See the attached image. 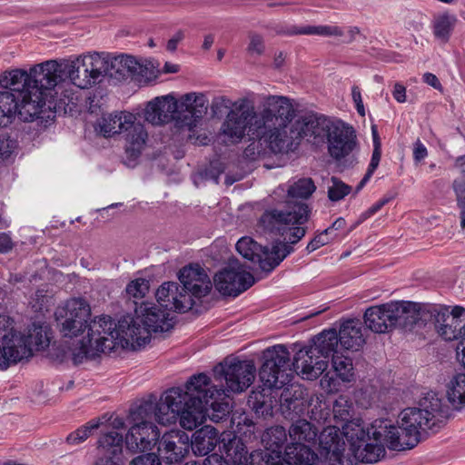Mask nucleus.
<instances>
[{"instance_id":"nucleus-1","label":"nucleus","mask_w":465,"mask_h":465,"mask_svg":"<svg viewBox=\"0 0 465 465\" xmlns=\"http://www.w3.org/2000/svg\"><path fill=\"white\" fill-rule=\"evenodd\" d=\"M254 94L232 100L223 95L216 105L228 110L220 128L224 142L236 144L245 137L263 141L273 153L293 151L302 138L314 145H327L329 156L339 165L354 162L357 148L354 128L337 118L305 115L295 121L292 100L283 95H262L260 110L254 105Z\"/></svg>"},{"instance_id":"nucleus-2","label":"nucleus","mask_w":465,"mask_h":465,"mask_svg":"<svg viewBox=\"0 0 465 465\" xmlns=\"http://www.w3.org/2000/svg\"><path fill=\"white\" fill-rule=\"evenodd\" d=\"M450 415V407L436 393L430 392L420 401V407L407 408L400 413L398 427L380 424L365 430L356 422L345 426L351 455L339 456V447L332 441L337 438L335 428H328L322 433V444L329 450L331 447L334 448L331 465L375 463L385 455L384 444L395 450L411 449L418 443L421 431H436Z\"/></svg>"},{"instance_id":"nucleus-3","label":"nucleus","mask_w":465,"mask_h":465,"mask_svg":"<svg viewBox=\"0 0 465 465\" xmlns=\"http://www.w3.org/2000/svg\"><path fill=\"white\" fill-rule=\"evenodd\" d=\"M185 398L183 388L175 387L166 391L158 402L146 401L132 410V426L125 437L127 449L133 452L152 450L160 437L153 421L163 425L175 423Z\"/></svg>"},{"instance_id":"nucleus-4","label":"nucleus","mask_w":465,"mask_h":465,"mask_svg":"<svg viewBox=\"0 0 465 465\" xmlns=\"http://www.w3.org/2000/svg\"><path fill=\"white\" fill-rule=\"evenodd\" d=\"M149 342V332L143 327L135 311L134 315L124 316L117 322L110 316L103 315L90 325L89 338L83 343L82 351L74 353V363H82L84 359L116 348L135 351Z\"/></svg>"},{"instance_id":"nucleus-5","label":"nucleus","mask_w":465,"mask_h":465,"mask_svg":"<svg viewBox=\"0 0 465 465\" xmlns=\"http://www.w3.org/2000/svg\"><path fill=\"white\" fill-rule=\"evenodd\" d=\"M67 75V67L64 60H47L35 64L25 70L15 68L6 70V74L1 79V84L5 86L24 87L33 101H39V111L54 109V95L58 94L56 87L64 81Z\"/></svg>"},{"instance_id":"nucleus-6","label":"nucleus","mask_w":465,"mask_h":465,"mask_svg":"<svg viewBox=\"0 0 465 465\" xmlns=\"http://www.w3.org/2000/svg\"><path fill=\"white\" fill-rule=\"evenodd\" d=\"M328 428H335L337 438L333 439V445L339 447V456H349L345 454V442L340 440V428L337 425L327 426L319 435L320 453L322 458L312 450L310 444H313L318 437V429L306 420H298L289 428L291 442L285 448V459L275 456L269 459L270 465H331L334 448L324 449L322 444V433Z\"/></svg>"},{"instance_id":"nucleus-7","label":"nucleus","mask_w":465,"mask_h":465,"mask_svg":"<svg viewBox=\"0 0 465 465\" xmlns=\"http://www.w3.org/2000/svg\"><path fill=\"white\" fill-rule=\"evenodd\" d=\"M207 108L208 100L203 94H185L179 100L173 94H166L147 103L144 119L153 125L173 121L177 129L191 132L206 114Z\"/></svg>"},{"instance_id":"nucleus-8","label":"nucleus","mask_w":465,"mask_h":465,"mask_svg":"<svg viewBox=\"0 0 465 465\" xmlns=\"http://www.w3.org/2000/svg\"><path fill=\"white\" fill-rule=\"evenodd\" d=\"M419 303L396 301L371 306L365 311L364 323L375 333H386L396 326L417 323Z\"/></svg>"},{"instance_id":"nucleus-9","label":"nucleus","mask_w":465,"mask_h":465,"mask_svg":"<svg viewBox=\"0 0 465 465\" xmlns=\"http://www.w3.org/2000/svg\"><path fill=\"white\" fill-rule=\"evenodd\" d=\"M417 322L430 321L436 333L446 341L465 339V308L434 303H419Z\"/></svg>"},{"instance_id":"nucleus-10","label":"nucleus","mask_w":465,"mask_h":465,"mask_svg":"<svg viewBox=\"0 0 465 465\" xmlns=\"http://www.w3.org/2000/svg\"><path fill=\"white\" fill-rule=\"evenodd\" d=\"M208 385L209 377L204 373L193 375L186 382L183 389L186 398L178 416L183 429L193 430L204 422L209 399H213L214 395V391Z\"/></svg>"},{"instance_id":"nucleus-11","label":"nucleus","mask_w":465,"mask_h":465,"mask_svg":"<svg viewBox=\"0 0 465 465\" xmlns=\"http://www.w3.org/2000/svg\"><path fill=\"white\" fill-rule=\"evenodd\" d=\"M54 317L59 331L64 337H77L87 330V335L81 340L80 346L72 351L74 361V353L82 351L83 343L86 342L89 338L90 325L101 316L91 320L89 303L82 298H71L55 309Z\"/></svg>"},{"instance_id":"nucleus-12","label":"nucleus","mask_w":465,"mask_h":465,"mask_svg":"<svg viewBox=\"0 0 465 465\" xmlns=\"http://www.w3.org/2000/svg\"><path fill=\"white\" fill-rule=\"evenodd\" d=\"M309 217L308 206L296 203L292 211L270 210L260 218V226L265 231L277 232L290 244L298 242L305 235L304 224Z\"/></svg>"},{"instance_id":"nucleus-13","label":"nucleus","mask_w":465,"mask_h":465,"mask_svg":"<svg viewBox=\"0 0 465 465\" xmlns=\"http://www.w3.org/2000/svg\"><path fill=\"white\" fill-rule=\"evenodd\" d=\"M105 53H88L74 58L65 59L67 77L75 86L84 89L101 82L107 74Z\"/></svg>"},{"instance_id":"nucleus-14","label":"nucleus","mask_w":465,"mask_h":465,"mask_svg":"<svg viewBox=\"0 0 465 465\" xmlns=\"http://www.w3.org/2000/svg\"><path fill=\"white\" fill-rule=\"evenodd\" d=\"M236 250L246 260L258 263L264 272L272 271L293 251L284 242H276L271 249L262 247L250 237H242L236 243Z\"/></svg>"},{"instance_id":"nucleus-15","label":"nucleus","mask_w":465,"mask_h":465,"mask_svg":"<svg viewBox=\"0 0 465 465\" xmlns=\"http://www.w3.org/2000/svg\"><path fill=\"white\" fill-rule=\"evenodd\" d=\"M265 361L259 376L264 387L280 389L291 381L290 354L284 345H275L264 352Z\"/></svg>"},{"instance_id":"nucleus-16","label":"nucleus","mask_w":465,"mask_h":465,"mask_svg":"<svg viewBox=\"0 0 465 465\" xmlns=\"http://www.w3.org/2000/svg\"><path fill=\"white\" fill-rule=\"evenodd\" d=\"M216 381L225 383V391L241 393L255 379L256 369L251 361L225 360L213 369Z\"/></svg>"},{"instance_id":"nucleus-17","label":"nucleus","mask_w":465,"mask_h":465,"mask_svg":"<svg viewBox=\"0 0 465 465\" xmlns=\"http://www.w3.org/2000/svg\"><path fill=\"white\" fill-rule=\"evenodd\" d=\"M254 283L252 274L236 259L214 276V286L223 295L238 296Z\"/></svg>"},{"instance_id":"nucleus-18","label":"nucleus","mask_w":465,"mask_h":465,"mask_svg":"<svg viewBox=\"0 0 465 465\" xmlns=\"http://www.w3.org/2000/svg\"><path fill=\"white\" fill-rule=\"evenodd\" d=\"M158 303L168 311L185 312L192 309L194 300L179 283L174 282H163L155 293Z\"/></svg>"},{"instance_id":"nucleus-19","label":"nucleus","mask_w":465,"mask_h":465,"mask_svg":"<svg viewBox=\"0 0 465 465\" xmlns=\"http://www.w3.org/2000/svg\"><path fill=\"white\" fill-rule=\"evenodd\" d=\"M178 278L183 290L192 295L193 299L206 296L212 289L209 276L199 264L183 267L180 271Z\"/></svg>"},{"instance_id":"nucleus-20","label":"nucleus","mask_w":465,"mask_h":465,"mask_svg":"<svg viewBox=\"0 0 465 465\" xmlns=\"http://www.w3.org/2000/svg\"><path fill=\"white\" fill-rule=\"evenodd\" d=\"M189 441L190 438L185 432L170 430L159 441V456L170 464L179 462L188 452Z\"/></svg>"},{"instance_id":"nucleus-21","label":"nucleus","mask_w":465,"mask_h":465,"mask_svg":"<svg viewBox=\"0 0 465 465\" xmlns=\"http://www.w3.org/2000/svg\"><path fill=\"white\" fill-rule=\"evenodd\" d=\"M225 435L232 439H239L232 432H223L219 436V432L215 428L209 425L203 426L193 434L191 440L192 450L195 455L205 456L221 442L223 444V451L226 454L225 445L228 443V440H223Z\"/></svg>"},{"instance_id":"nucleus-22","label":"nucleus","mask_w":465,"mask_h":465,"mask_svg":"<svg viewBox=\"0 0 465 465\" xmlns=\"http://www.w3.org/2000/svg\"><path fill=\"white\" fill-rule=\"evenodd\" d=\"M312 347L299 350L293 359V367L302 379L316 380L328 367V361L318 353H311Z\"/></svg>"},{"instance_id":"nucleus-23","label":"nucleus","mask_w":465,"mask_h":465,"mask_svg":"<svg viewBox=\"0 0 465 465\" xmlns=\"http://www.w3.org/2000/svg\"><path fill=\"white\" fill-rule=\"evenodd\" d=\"M138 317L142 320V325L147 329L149 335L152 332H163L173 328V322L169 312L162 310L156 305L149 306L142 303L135 309Z\"/></svg>"},{"instance_id":"nucleus-24","label":"nucleus","mask_w":465,"mask_h":465,"mask_svg":"<svg viewBox=\"0 0 465 465\" xmlns=\"http://www.w3.org/2000/svg\"><path fill=\"white\" fill-rule=\"evenodd\" d=\"M124 438L115 430H108L98 440L99 459L94 465H119L123 451Z\"/></svg>"},{"instance_id":"nucleus-25","label":"nucleus","mask_w":465,"mask_h":465,"mask_svg":"<svg viewBox=\"0 0 465 465\" xmlns=\"http://www.w3.org/2000/svg\"><path fill=\"white\" fill-rule=\"evenodd\" d=\"M3 356L5 361V368L31 357V347L27 344L25 337L15 331L11 335L3 337L1 341Z\"/></svg>"},{"instance_id":"nucleus-26","label":"nucleus","mask_w":465,"mask_h":465,"mask_svg":"<svg viewBox=\"0 0 465 465\" xmlns=\"http://www.w3.org/2000/svg\"><path fill=\"white\" fill-rule=\"evenodd\" d=\"M124 134V150L129 158H138L146 147L148 133L144 125L133 114L131 124L122 133Z\"/></svg>"},{"instance_id":"nucleus-27","label":"nucleus","mask_w":465,"mask_h":465,"mask_svg":"<svg viewBox=\"0 0 465 465\" xmlns=\"http://www.w3.org/2000/svg\"><path fill=\"white\" fill-rule=\"evenodd\" d=\"M287 440V433L282 426L276 425L268 428L262 436V442L268 452L263 455V462L265 465L269 464V459L280 456L281 459H285V452L282 453V448Z\"/></svg>"},{"instance_id":"nucleus-28","label":"nucleus","mask_w":465,"mask_h":465,"mask_svg":"<svg viewBox=\"0 0 465 465\" xmlns=\"http://www.w3.org/2000/svg\"><path fill=\"white\" fill-rule=\"evenodd\" d=\"M133 114V113L127 111L104 114L98 120L95 129L104 137L122 134L126 125L131 124Z\"/></svg>"},{"instance_id":"nucleus-29","label":"nucleus","mask_w":465,"mask_h":465,"mask_svg":"<svg viewBox=\"0 0 465 465\" xmlns=\"http://www.w3.org/2000/svg\"><path fill=\"white\" fill-rule=\"evenodd\" d=\"M107 74L118 79L139 74L141 64L132 55L122 54L112 57L106 54Z\"/></svg>"},{"instance_id":"nucleus-30","label":"nucleus","mask_w":465,"mask_h":465,"mask_svg":"<svg viewBox=\"0 0 465 465\" xmlns=\"http://www.w3.org/2000/svg\"><path fill=\"white\" fill-rule=\"evenodd\" d=\"M361 329V323L359 321L344 322L338 333L340 346L345 350L358 351L365 342Z\"/></svg>"},{"instance_id":"nucleus-31","label":"nucleus","mask_w":465,"mask_h":465,"mask_svg":"<svg viewBox=\"0 0 465 465\" xmlns=\"http://www.w3.org/2000/svg\"><path fill=\"white\" fill-rule=\"evenodd\" d=\"M311 353H318L322 359L328 361L329 357L340 353L338 332L335 330L323 331L318 334L311 345Z\"/></svg>"},{"instance_id":"nucleus-32","label":"nucleus","mask_w":465,"mask_h":465,"mask_svg":"<svg viewBox=\"0 0 465 465\" xmlns=\"http://www.w3.org/2000/svg\"><path fill=\"white\" fill-rule=\"evenodd\" d=\"M208 387L214 391V395L213 399H209L206 416H208L211 420L219 422L230 412L231 406L227 401L228 395L224 389H218L216 386L211 385L210 380Z\"/></svg>"},{"instance_id":"nucleus-33","label":"nucleus","mask_w":465,"mask_h":465,"mask_svg":"<svg viewBox=\"0 0 465 465\" xmlns=\"http://www.w3.org/2000/svg\"><path fill=\"white\" fill-rule=\"evenodd\" d=\"M27 344L31 347V356L35 351H42L50 343V328L45 323L34 322L25 335Z\"/></svg>"},{"instance_id":"nucleus-34","label":"nucleus","mask_w":465,"mask_h":465,"mask_svg":"<svg viewBox=\"0 0 465 465\" xmlns=\"http://www.w3.org/2000/svg\"><path fill=\"white\" fill-rule=\"evenodd\" d=\"M351 411H352V403L347 396H344V395L339 396L333 403V408H332L333 418L337 422H341V423L344 422V424H342L341 434L345 437L346 440L349 443V446H351V443L345 435L344 427L347 426L349 423L356 422V423H360L361 426L364 429L363 424L360 420H349L351 416ZM340 435H341V432H340ZM351 447H349V450L345 454H351Z\"/></svg>"},{"instance_id":"nucleus-35","label":"nucleus","mask_w":465,"mask_h":465,"mask_svg":"<svg viewBox=\"0 0 465 465\" xmlns=\"http://www.w3.org/2000/svg\"><path fill=\"white\" fill-rule=\"evenodd\" d=\"M447 398L455 410L465 408V373L452 377L447 384Z\"/></svg>"},{"instance_id":"nucleus-36","label":"nucleus","mask_w":465,"mask_h":465,"mask_svg":"<svg viewBox=\"0 0 465 465\" xmlns=\"http://www.w3.org/2000/svg\"><path fill=\"white\" fill-rule=\"evenodd\" d=\"M331 367L336 373V376L342 381L349 382L353 379L354 372L352 361L341 352L333 354V357L331 358Z\"/></svg>"},{"instance_id":"nucleus-37","label":"nucleus","mask_w":465,"mask_h":465,"mask_svg":"<svg viewBox=\"0 0 465 465\" xmlns=\"http://www.w3.org/2000/svg\"><path fill=\"white\" fill-rule=\"evenodd\" d=\"M290 35H316L321 36H336L343 35V31L337 25H308L297 29H292Z\"/></svg>"},{"instance_id":"nucleus-38","label":"nucleus","mask_w":465,"mask_h":465,"mask_svg":"<svg viewBox=\"0 0 465 465\" xmlns=\"http://www.w3.org/2000/svg\"><path fill=\"white\" fill-rule=\"evenodd\" d=\"M456 17L453 15L443 14L434 20V35L442 42H446L455 25Z\"/></svg>"},{"instance_id":"nucleus-39","label":"nucleus","mask_w":465,"mask_h":465,"mask_svg":"<svg viewBox=\"0 0 465 465\" xmlns=\"http://www.w3.org/2000/svg\"><path fill=\"white\" fill-rule=\"evenodd\" d=\"M102 424L101 419H94L70 433L66 440L69 444L78 445L84 442Z\"/></svg>"},{"instance_id":"nucleus-40","label":"nucleus","mask_w":465,"mask_h":465,"mask_svg":"<svg viewBox=\"0 0 465 465\" xmlns=\"http://www.w3.org/2000/svg\"><path fill=\"white\" fill-rule=\"evenodd\" d=\"M316 190V186L311 178H302L289 186L287 192L291 198H309Z\"/></svg>"},{"instance_id":"nucleus-41","label":"nucleus","mask_w":465,"mask_h":465,"mask_svg":"<svg viewBox=\"0 0 465 465\" xmlns=\"http://www.w3.org/2000/svg\"><path fill=\"white\" fill-rule=\"evenodd\" d=\"M351 192V187L341 180L331 177V185L328 186V198L331 202H338L342 200L345 196L349 195Z\"/></svg>"},{"instance_id":"nucleus-42","label":"nucleus","mask_w":465,"mask_h":465,"mask_svg":"<svg viewBox=\"0 0 465 465\" xmlns=\"http://www.w3.org/2000/svg\"><path fill=\"white\" fill-rule=\"evenodd\" d=\"M149 282L144 278H137L131 281L125 289L129 298L142 299L149 291Z\"/></svg>"},{"instance_id":"nucleus-43","label":"nucleus","mask_w":465,"mask_h":465,"mask_svg":"<svg viewBox=\"0 0 465 465\" xmlns=\"http://www.w3.org/2000/svg\"><path fill=\"white\" fill-rule=\"evenodd\" d=\"M17 142L8 135H0V162L10 161L17 151Z\"/></svg>"},{"instance_id":"nucleus-44","label":"nucleus","mask_w":465,"mask_h":465,"mask_svg":"<svg viewBox=\"0 0 465 465\" xmlns=\"http://www.w3.org/2000/svg\"><path fill=\"white\" fill-rule=\"evenodd\" d=\"M338 237V234L330 235L329 233H325V230L320 234L316 235L307 245L306 249L309 252H312L320 247L329 243L330 242L335 240Z\"/></svg>"},{"instance_id":"nucleus-45","label":"nucleus","mask_w":465,"mask_h":465,"mask_svg":"<svg viewBox=\"0 0 465 465\" xmlns=\"http://www.w3.org/2000/svg\"><path fill=\"white\" fill-rule=\"evenodd\" d=\"M249 39L250 43L247 48L248 52L251 54L261 55L264 51V43L262 37L255 33H250Z\"/></svg>"},{"instance_id":"nucleus-46","label":"nucleus","mask_w":465,"mask_h":465,"mask_svg":"<svg viewBox=\"0 0 465 465\" xmlns=\"http://www.w3.org/2000/svg\"><path fill=\"white\" fill-rule=\"evenodd\" d=\"M15 331L14 320L5 314H0V341L3 337L11 335Z\"/></svg>"},{"instance_id":"nucleus-47","label":"nucleus","mask_w":465,"mask_h":465,"mask_svg":"<svg viewBox=\"0 0 465 465\" xmlns=\"http://www.w3.org/2000/svg\"><path fill=\"white\" fill-rule=\"evenodd\" d=\"M453 189L455 191L458 204L461 208H465V177L458 178L453 183Z\"/></svg>"},{"instance_id":"nucleus-48","label":"nucleus","mask_w":465,"mask_h":465,"mask_svg":"<svg viewBox=\"0 0 465 465\" xmlns=\"http://www.w3.org/2000/svg\"><path fill=\"white\" fill-rule=\"evenodd\" d=\"M130 465H161V462L156 454L148 453L136 457Z\"/></svg>"},{"instance_id":"nucleus-49","label":"nucleus","mask_w":465,"mask_h":465,"mask_svg":"<svg viewBox=\"0 0 465 465\" xmlns=\"http://www.w3.org/2000/svg\"><path fill=\"white\" fill-rule=\"evenodd\" d=\"M389 202L388 199H381L374 204H372L368 210L363 212L360 217L357 224L364 222L365 220L369 219L372 215H374L378 211H380L387 203Z\"/></svg>"},{"instance_id":"nucleus-50","label":"nucleus","mask_w":465,"mask_h":465,"mask_svg":"<svg viewBox=\"0 0 465 465\" xmlns=\"http://www.w3.org/2000/svg\"><path fill=\"white\" fill-rule=\"evenodd\" d=\"M321 387L327 392H333L337 390V381L330 372H326L321 379Z\"/></svg>"},{"instance_id":"nucleus-51","label":"nucleus","mask_w":465,"mask_h":465,"mask_svg":"<svg viewBox=\"0 0 465 465\" xmlns=\"http://www.w3.org/2000/svg\"><path fill=\"white\" fill-rule=\"evenodd\" d=\"M351 96H352V100L355 104L356 110H357L358 114L361 116H364L365 109H364V105H363V102H362V98H361V90L358 86H353L351 88Z\"/></svg>"},{"instance_id":"nucleus-52","label":"nucleus","mask_w":465,"mask_h":465,"mask_svg":"<svg viewBox=\"0 0 465 465\" xmlns=\"http://www.w3.org/2000/svg\"><path fill=\"white\" fill-rule=\"evenodd\" d=\"M428 156V150L425 145L417 140L413 147V159L415 162L420 163Z\"/></svg>"},{"instance_id":"nucleus-53","label":"nucleus","mask_w":465,"mask_h":465,"mask_svg":"<svg viewBox=\"0 0 465 465\" xmlns=\"http://www.w3.org/2000/svg\"><path fill=\"white\" fill-rule=\"evenodd\" d=\"M381 156V147L378 146V143L376 144V148L373 147V152L371 159V163L369 164L367 172L371 174H373L377 167L379 166Z\"/></svg>"},{"instance_id":"nucleus-54","label":"nucleus","mask_w":465,"mask_h":465,"mask_svg":"<svg viewBox=\"0 0 465 465\" xmlns=\"http://www.w3.org/2000/svg\"><path fill=\"white\" fill-rule=\"evenodd\" d=\"M422 80H423V82L425 84H427L428 85L433 87L434 89H436V90H438L440 92L443 91V87H442L440 80L438 79V77L434 74L425 73L422 75Z\"/></svg>"},{"instance_id":"nucleus-55","label":"nucleus","mask_w":465,"mask_h":465,"mask_svg":"<svg viewBox=\"0 0 465 465\" xmlns=\"http://www.w3.org/2000/svg\"><path fill=\"white\" fill-rule=\"evenodd\" d=\"M14 247V242L8 233H0V252H9Z\"/></svg>"},{"instance_id":"nucleus-56","label":"nucleus","mask_w":465,"mask_h":465,"mask_svg":"<svg viewBox=\"0 0 465 465\" xmlns=\"http://www.w3.org/2000/svg\"><path fill=\"white\" fill-rule=\"evenodd\" d=\"M184 38V33L182 30L177 31L167 42L166 48L170 52H174L178 44Z\"/></svg>"},{"instance_id":"nucleus-57","label":"nucleus","mask_w":465,"mask_h":465,"mask_svg":"<svg viewBox=\"0 0 465 465\" xmlns=\"http://www.w3.org/2000/svg\"><path fill=\"white\" fill-rule=\"evenodd\" d=\"M282 397L289 410H292L296 414L302 411L303 401L302 400H299L298 398L294 400H289L286 394L282 395Z\"/></svg>"},{"instance_id":"nucleus-58","label":"nucleus","mask_w":465,"mask_h":465,"mask_svg":"<svg viewBox=\"0 0 465 465\" xmlns=\"http://www.w3.org/2000/svg\"><path fill=\"white\" fill-rule=\"evenodd\" d=\"M392 95L394 99L398 103H404L406 102V88L401 84H395L394 89L392 92Z\"/></svg>"},{"instance_id":"nucleus-59","label":"nucleus","mask_w":465,"mask_h":465,"mask_svg":"<svg viewBox=\"0 0 465 465\" xmlns=\"http://www.w3.org/2000/svg\"><path fill=\"white\" fill-rule=\"evenodd\" d=\"M345 225V219L342 217H339L332 223V224L330 227L325 229V233H329L331 236L333 234H337L335 232L343 229Z\"/></svg>"},{"instance_id":"nucleus-60","label":"nucleus","mask_w":465,"mask_h":465,"mask_svg":"<svg viewBox=\"0 0 465 465\" xmlns=\"http://www.w3.org/2000/svg\"><path fill=\"white\" fill-rule=\"evenodd\" d=\"M36 302L33 304L35 310H43L44 307L47 306L48 297L44 293V291L38 290L35 292Z\"/></svg>"},{"instance_id":"nucleus-61","label":"nucleus","mask_w":465,"mask_h":465,"mask_svg":"<svg viewBox=\"0 0 465 465\" xmlns=\"http://www.w3.org/2000/svg\"><path fill=\"white\" fill-rule=\"evenodd\" d=\"M111 430L117 431L119 430H123L124 428V421L123 418L115 417L114 419H113V420L111 421Z\"/></svg>"},{"instance_id":"nucleus-62","label":"nucleus","mask_w":465,"mask_h":465,"mask_svg":"<svg viewBox=\"0 0 465 465\" xmlns=\"http://www.w3.org/2000/svg\"><path fill=\"white\" fill-rule=\"evenodd\" d=\"M214 42V38L212 35H207L204 37L203 43V48L204 50H209L211 46L213 45Z\"/></svg>"},{"instance_id":"nucleus-63","label":"nucleus","mask_w":465,"mask_h":465,"mask_svg":"<svg viewBox=\"0 0 465 465\" xmlns=\"http://www.w3.org/2000/svg\"><path fill=\"white\" fill-rule=\"evenodd\" d=\"M456 166L460 169L462 173V177H465V155L460 156L456 161Z\"/></svg>"},{"instance_id":"nucleus-64","label":"nucleus","mask_w":465,"mask_h":465,"mask_svg":"<svg viewBox=\"0 0 465 465\" xmlns=\"http://www.w3.org/2000/svg\"><path fill=\"white\" fill-rule=\"evenodd\" d=\"M179 70V66L177 64L165 63L163 66V72L164 73H176Z\"/></svg>"}]
</instances>
